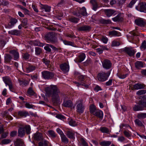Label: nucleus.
<instances>
[{
  "instance_id": "1",
  "label": "nucleus",
  "mask_w": 146,
  "mask_h": 146,
  "mask_svg": "<svg viewBox=\"0 0 146 146\" xmlns=\"http://www.w3.org/2000/svg\"><path fill=\"white\" fill-rule=\"evenodd\" d=\"M46 93L48 96L52 97V101L55 106L60 104L62 101L60 97L62 94L56 85H52L46 89Z\"/></svg>"
},
{
  "instance_id": "2",
  "label": "nucleus",
  "mask_w": 146,
  "mask_h": 146,
  "mask_svg": "<svg viewBox=\"0 0 146 146\" xmlns=\"http://www.w3.org/2000/svg\"><path fill=\"white\" fill-rule=\"evenodd\" d=\"M25 129H26L27 134L28 135L30 133L31 128L29 125H26L25 126H20L19 127L18 131V136L22 137L25 136L26 133Z\"/></svg>"
},
{
  "instance_id": "3",
  "label": "nucleus",
  "mask_w": 146,
  "mask_h": 146,
  "mask_svg": "<svg viewBox=\"0 0 146 146\" xmlns=\"http://www.w3.org/2000/svg\"><path fill=\"white\" fill-rule=\"evenodd\" d=\"M138 104L135 105L133 107V110L135 111H141L146 108V102L143 100H141L139 101Z\"/></svg>"
},
{
  "instance_id": "4",
  "label": "nucleus",
  "mask_w": 146,
  "mask_h": 146,
  "mask_svg": "<svg viewBox=\"0 0 146 146\" xmlns=\"http://www.w3.org/2000/svg\"><path fill=\"white\" fill-rule=\"evenodd\" d=\"M110 74V71H108L107 73L103 72L99 73L97 76L98 80L100 82H104L108 79Z\"/></svg>"
},
{
  "instance_id": "5",
  "label": "nucleus",
  "mask_w": 146,
  "mask_h": 146,
  "mask_svg": "<svg viewBox=\"0 0 146 146\" xmlns=\"http://www.w3.org/2000/svg\"><path fill=\"white\" fill-rule=\"evenodd\" d=\"M76 104V109L77 112L79 113H83L85 108V106L83 103V100H80L77 101Z\"/></svg>"
},
{
  "instance_id": "6",
  "label": "nucleus",
  "mask_w": 146,
  "mask_h": 146,
  "mask_svg": "<svg viewBox=\"0 0 146 146\" xmlns=\"http://www.w3.org/2000/svg\"><path fill=\"white\" fill-rule=\"evenodd\" d=\"M46 38L53 44L57 43V40L52 33H48L45 36Z\"/></svg>"
},
{
  "instance_id": "7",
  "label": "nucleus",
  "mask_w": 146,
  "mask_h": 146,
  "mask_svg": "<svg viewBox=\"0 0 146 146\" xmlns=\"http://www.w3.org/2000/svg\"><path fill=\"white\" fill-rule=\"evenodd\" d=\"M64 100L62 104L63 106L67 108H70L73 105V103L72 101L70 100H68V98L67 95H64Z\"/></svg>"
},
{
  "instance_id": "8",
  "label": "nucleus",
  "mask_w": 146,
  "mask_h": 146,
  "mask_svg": "<svg viewBox=\"0 0 146 146\" xmlns=\"http://www.w3.org/2000/svg\"><path fill=\"white\" fill-rule=\"evenodd\" d=\"M3 80L5 83L6 86L8 85L10 91H12L13 90L12 83L10 79L7 76L3 77Z\"/></svg>"
},
{
  "instance_id": "9",
  "label": "nucleus",
  "mask_w": 146,
  "mask_h": 146,
  "mask_svg": "<svg viewBox=\"0 0 146 146\" xmlns=\"http://www.w3.org/2000/svg\"><path fill=\"white\" fill-rule=\"evenodd\" d=\"M42 77L45 79H50L53 78L54 74L48 71H44L42 72Z\"/></svg>"
},
{
  "instance_id": "10",
  "label": "nucleus",
  "mask_w": 146,
  "mask_h": 146,
  "mask_svg": "<svg viewBox=\"0 0 146 146\" xmlns=\"http://www.w3.org/2000/svg\"><path fill=\"white\" fill-rule=\"evenodd\" d=\"M135 23L137 25L140 27H143L145 24L144 20L141 18H138L135 20Z\"/></svg>"
},
{
  "instance_id": "11",
  "label": "nucleus",
  "mask_w": 146,
  "mask_h": 146,
  "mask_svg": "<svg viewBox=\"0 0 146 146\" xmlns=\"http://www.w3.org/2000/svg\"><path fill=\"white\" fill-rule=\"evenodd\" d=\"M102 64L103 68L107 69H110L112 65L110 61L107 59L104 60L102 63Z\"/></svg>"
},
{
  "instance_id": "12",
  "label": "nucleus",
  "mask_w": 146,
  "mask_h": 146,
  "mask_svg": "<svg viewBox=\"0 0 146 146\" xmlns=\"http://www.w3.org/2000/svg\"><path fill=\"white\" fill-rule=\"evenodd\" d=\"M17 20L14 18H11L8 25L6 26L7 28L11 29L13 27L17 22Z\"/></svg>"
},
{
  "instance_id": "13",
  "label": "nucleus",
  "mask_w": 146,
  "mask_h": 146,
  "mask_svg": "<svg viewBox=\"0 0 146 146\" xmlns=\"http://www.w3.org/2000/svg\"><path fill=\"white\" fill-rule=\"evenodd\" d=\"M136 9L141 12L146 13V3H143L141 4L139 7L137 6Z\"/></svg>"
},
{
  "instance_id": "14",
  "label": "nucleus",
  "mask_w": 146,
  "mask_h": 146,
  "mask_svg": "<svg viewBox=\"0 0 146 146\" xmlns=\"http://www.w3.org/2000/svg\"><path fill=\"white\" fill-rule=\"evenodd\" d=\"M123 50L130 56H133L136 52V51L132 48L129 47H125Z\"/></svg>"
},
{
  "instance_id": "15",
  "label": "nucleus",
  "mask_w": 146,
  "mask_h": 146,
  "mask_svg": "<svg viewBox=\"0 0 146 146\" xmlns=\"http://www.w3.org/2000/svg\"><path fill=\"white\" fill-rule=\"evenodd\" d=\"M33 137L35 140L38 141L41 140L43 139L42 133L38 132L34 134Z\"/></svg>"
},
{
  "instance_id": "16",
  "label": "nucleus",
  "mask_w": 146,
  "mask_h": 146,
  "mask_svg": "<svg viewBox=\"0 0 146 146\" xmlns=\"http://www.w3.org/2000/svg\"><path fill=\"white\" fill-rule=\"evenodd\" d=\"M91 29V27L89 26L83 25L82 26L77 27V30L79 31H89Z\"/></svg>"
},
{
  "instance_id": "17",
  "label": "nucleus",
  "mask_w": 146,
  "mask_h": 146,
  "mask_svg": "<svg viewBox=\"0 0 146 146\" xmlns=\"http://www.w3.org/2000/svg\"><path fill=\"white\" fill-rule=\"evenodd\" d=\"M144 87L145 86L143 84L137 83L133 85V87H131V89L132 90H138L144 89Z\"/></svg>"
},
{
  "instance_id": "18",
  "label": "nucleus",
  "mask_w": 146,
  "mask_h": 146,
  "mask_svg": "<svg viewBox=\"0 0 146 146\" xmlns=\"http://www.w3.org/2000/svg\"><path fill=\"white\" fill-rule=\"evenodd\" d=\"M60 68L63 72L66 73L68 71L69 67V65L66 63H64L60 65Z\"/></svg>"
},
{
  "instance_id": "19",
  "label": "nucleus",
  "mask_w": 146,
  "mask_h": 146,
  "mask_svg": "<svg viewBox=\"0 0 146 146\" xmlns=\"http://www.w3.org/2000/svg\"><path fill=\"white\" fill-rule=\"evenodd\" d=\"M104 12L107 16L109 17L115 13V11L113 9H108L104 10Z\"/></svg>"
},
{
  "instance_id": "20",
  "label": "nucleus",
  "mask_w": 146,
  "mask_h": 146,
  "mask_svg": "<svg viewBox=\"0 0 146 146\" xmlns=\"http://www.w3.org/2000/svg\"><path fill=\"white\" fill-rule=\"evenodd\" d=\"M86 57L85 54L82 53L80 54L78 57L76 59V62H81L83 61Z\"/></svg>"
},
{
  "instance_id": "21",
  "label": "nucleus",
  "mask_w": 146,
  "mask_h": 146,
  "mask_svg": "<svg viewBox=\"0 0 146 146\" xmlns=\"http://www.w3.org/2000/svg\"><path fill=\"white\" fill-rule=\"evenodd\" d=\"M15 146H23L24 143L21 139H18L14 142Z\"/></svg>"
},
{
  "instance_id": "22",
  "label": "nucleus",
  "mask_w": 146,
  "mask_h": 146,
  "mask_svg": "<svg viewBox=\"0 0 146 146\" xmlns=\"http://www.w3.org/2000/svg\"><path fill=\"white\" fill-rule=\"evenodd\" d=\"M80 20L78 18L73 16L69 17L68 19V20L74 23H77Z\"/></svg>"
},
{
  "instance_id": "23",
  "label": "nucleus",
  "mask_w": 146,
  "mask_h": 146,
  "mask_svg": "<svg viewBox=\"0 0 146 146\" xmlns=\"http://www.w3.org/2000/svg\"><path fill=\"white\" fill-rule=\"evenodd\" d=\"M66 134L67 136L71 139H74L75 138V134L72 131H66Z\"/></svg>"
},
{
  "instance_id": "24",
  "label": "nucleus",
  "mask_w": 146,
  "mask_h": 146,
  "mask_svg": "<svg viewBox=\"0 0 146 146\" xmlns=\"http://www.w3.org/2000/svg\"><path fill=\"white\" fill-rule=\"evenodd\" d=\"M135 67L137 69H140L144 66V62L140 61H137L135 63Z\"/></svg>"
},
{
  "instance_id": "25",
  "label": "nucleus",
  "mask_w": 146,
  "mask_h": 146,
  "mask_svg": "<svg viewBox=\"0 0 146 146\" xmlns=\"http://www.w3.org/2000/svg\"><path fill=\"white\" fill-rule=\"evenodd\" d=\"M37 68L36 66L30 65L26 68V71L27 72H29L35 70Z\"/></svg>"
},
{
  "instance_id": "26",
  "label": "nucleus",
  "mask_w": 146,
  "mask_h": 146,
  "mask_svg": "<svg viewBox=\"0 0 146 146\" xmlns=\"http://www.w3.org/2000/svg\"><path fill=\"white\" fill-rule=\"evenodd\" d=\"M90 2L92 5V9L96 11L98 7L97 3L95 0H91Z\"/></svg>"
},
{
  "instance_id": "27",
  "label": "nucleus",
  "mask_w": 146,
  "mask_h": 146,
  "mask_svg": "<svg viewBox=\"0 0 146 146\" xmlns=\"http://www.w3.org/2000/svg\"><path fill=\"white\" fill-rule=\"evenodd\" d=\"M9 53L13 54L14 56V59L16 60L19 58V55L18 52L14 50H12L9 51Z\"/></svg>"
},
{
  "instance_id": "28",
  "label": "nucleus",
  "mask_w": 146,
  "mask_h": 146,
  "mask_svg": "<svg viewBox=\"0 0 146 146\" xmlns=\"http://www.w3.org/2000/svg\"><path fill=\"white\" fill-rule=\"evenodd\" d=\"M108 34L109 35L111 36H119L120 34L119 32H118L115 30L109 32Z\"/></svg>"
},
{
  "instance_id": "29",
  "label": "nucleus",
  "mask_w": 146,
  "mask_h": 146,
  "mask_svg": "<svg viewBox=\"0 0 146 146\" xmlns=\"http://www.w3.org/2000/svg\"><path fill=\"white\" fill-rule=\"evenodd\" d=\"M20 31L17 30H13L8 31V33L9 34L18 36L20 34Z\"/></svg>"
},
{
  "instance_id": "30",
  "label": "nucleus",
  "mask_w": 146,
  "mask_h": 146,
  "mask_svg": "<svg viewBox=\"0 0 146 146\" xmlns=\"http://www.w3.org/2000/svg\"><path fill=\"white\" fill-rule=\"evenodd\" d=\"M32 44L35 46H38L41 47L43 46L45 44L44 43L40 42L39 41L35 40L32 41Z\"/></svg>"
},
{
  "instance_id": "31",
  "label": "nucleus",
  "mask_w": 146,
  "mask_h": 146,
  "mask_svg": "<svg viewBox=\"0 0 146 146\" xmlns=\"http://www.w3.org/2000/svg\"><path fill=\"white\" fill-rule=\"evenodd\" d=\"M18 115L21 117H26L29 115L28 113L24 111H20L18 112Z\"/></svg>"
},
{
  "instance_id": "32",
  "label": "nucleus",
  "mask_w": 146,
  "mask_h": 146,
  "mask_svg": "<svg viewBox=\"0 0 146 146\" xmlns=\"http://www.w3.org/2000/svg\"><path fill=\"white\" fill-rule=\"evenodd\" d=\"M94 114L100 119H102L103 117V113L102 111L97 110Z\"/></svg>"
},
{
  "instance_id": "33",
  "label": "nucleus",
  "mask_w": 146,
  "mask_h": 146,
  "mask_svg": "<svg viewBox=\"0 0 146 146\" xmlns=\"http://www.w3.org/2000/svg\"><path fill=\"white\" fill-rule=\"evenodd\" d=\"M40 7L42 9H44L46 12H49L51 10L50 7L46 5H43L41 4Z\"/></svg>"
},
{
  "instance_id": "34",
  "label": "nucleus",
  "mask_w": 146,
  "mask_h": 146,
  "mask_svg": "<svg viewBox=\"0 0 146 146\" xmlns=\"http://www.w3.org/2000/svg\"><path fill=\"white\" fill-rule=\"evenodd\" d=\"M80 8H77L72 13L73 15L78 17L81 16L80 13Z\"/></svg>"
},
{
  "instance_id": "35",
  "label": "nucleus",
  "mask_w": 146,
  "mask_h": 146,
  "mask_svg": "<svg viewBox=\"0 0 146 146\" xmlns=\"http://www.w3.org/2000/svg\"><path fill=\"white\" fill-rule=\"evenodd\" d=\"M111 142L108 141H103L100 143L101 146H109L111 145Z\"/></svg>"
},
{
  "instance_id": "36",
  "label": "nucleus",
  "mask_w": 146,
  "mask_h": 146,
  "mask_svg": "<svg viewBox=\"0 0 146 146\" xmlns=\"http://www.w3.org/2000/svg\"><path fill=\"white\" fill-rule=\"evenodd\" d=\"M100 130L103 133H105L107 134H108L110 132L108 129L105 127H101Z\"/></svg>"
},
{
  "instance_id": "37",
  "label": "nucleus",
  "mask_w": 146,
  "mask_h": 146,
  "mask_svg": "<svg viewBox=\"0 0 146 146\" xmlns=\"http://www.w3.org/2000/svg\"><path fill=\"white\" fill-rule=\"evenodd\" d=\"M112 19L114 22L119 21H122L123 18L120 15H118L115 17L112 18Z\"/></svg>"
},
{
  "instance_id": "38",
  "label": "nucleus",
  "mask_w": 146,
  "mask_h": 146,
  "mask_svg": "<svg viewBox=\"0 0 146 146\" xmlns=\"http://www.w3.org/2000/svg\"><path fill=\"white\" fill-rule=\"evenodd\" d=\"M60 137L62 142L65 143H68V139L64 134H62Z\"/></svg>"
},
{
  "instance_id": "39",
  "label": "nucleus",
  "mask_w": 146,
  "mask_h": 146,
  "mask_svg": "<svg viewBox=\"0 0 146 146\" xmlns=\"http://www.w3.org/2000/svg\"><path fill=\"white\" fill-rule=\"evenodd\" d=\"M90 113L93 114L97 111L95 106L92 104L90 106Z\"/></svg>"
},
{
  "instance_id": "40",
  "label": "nucleus",
  "mask_w": 146,
  "mask_h": 146,
  "mask_svg": "<svg viewBox=\"0 0 146 146\" xmlns=\"http://www.w3.org/2000/svg\"><path fill=\"white\" fill-rule=\"evenodd\" d=\"M75 74L76 76H77L80 81H82L84 80V77L83 75H81L79 74L78 72H75Z\"/></svg>"
},
{
  "instance_id": "41",
  "label": "nucleus",
  "mask_w": 146,
  "mask_h": 146,
  "mask_svg": "<svg viewBox=\"0 0 146 146\" xmlns=\"http://www.w3.org/2000/svg\"><path fill=\"white\" fill-rule=\"evenodd\" d=\"M80 15L83 16H86L87 15V12L86 9L84 7H82V8H80Z\"/></svg>"
},
{
  "instance_id": "42",
  "label": "nucleus",
  "mask_w": 146,
  "mask_h": 146,
  "mask_svg": "<svg viewBox=\"0 0 146 146\" xmlns=\"http://www.w3.org/2000/svg\"><path fill=\"white\" fill-rule=\"evenodd\" d=\"M42 50L38 47H35V54L36 55H40L42 52Z\"/></svg>"
},
{
  "instance_id": "43",
  "label": "nucleus",
  "mask_w": 146,
  "mask_h": 146,
  "mask_svg": "<svg viewBox=\"0 0 146 146\" xmlns=\"http://www.w3.org/2000/svg\"><path fill=\"white\" fill-rule=\"evenodd\" d=\"M64 43L65 45H70L75 47H77L74 42H72L64 40Z\"/></svg>"
},
{
  "instance_id": "44",
  "label": "nucleus",
  "mask_w": 146,
  "mask_h": 146,
  "mask_svg": "<svg viewBox=\"0 0 146 146\" xmlns=\"http://www.w3.org/2000/svg\"><path fill=\"white\" fill-rule=\"evenodd\" d=\"M12 58V57L10 54H6L5 57V61L6 62H9Z\"/></svg>"
},
{
  "instance_id": "45",
  "label": "nucleus",
  "mask_w": 146,
  "mask_h": 146,
  "mask_svg": "<svg viewBox=\"0 0 146 146\" xmlns=\"http://www.w3.org/2000/svg\"><path fill=\"white\" fill-rule=\"evenodd\" d=\"M136 34L133 32H131L129 34L127 35V37L128 39H133V37L135 36H136Z\"/></svg>"
},
{
  "instance_id": "46",
  "label": "nucleus",
  "mask_w": 146,
  "mask_h": 146,
  "mask_svg": "<svg viewBox=\"0 0 146 146\" xmlns=\"http://www.w3.org/2000/svg\"><path fill=\"white\" fill-rule=\"evenodd\" d=\"M146 93V90H139L136 92L138 96L143 95Z\"/></svg>"
},
{
  "instance_id": "47",
  "label": "nucleus",
  "mask_w": 146,
  "mask_h": 146,
  "mask_svg": "<svg viewBox=\"0 0 146 146\" xmlns=\"http://www.w3.org/2000/svg\"><path fill=\"white\" fill-rule=\"evenodd\" d=\"M137 1V0H132L127 5V7L130 8L132 7L133 5Z\"/></svg>"
},
{
  "instance_id": "48",
  "label": "nucleus",
  "mask_w": 146,
  "mask_h": 146,
  "mask_svg": "<svg viewBox=\"0 0 146 146\" xmlns=\"http://www.w3.org/2000/svg\"><path fill=\"white\" fill-rule=\"evenodd\" d=\"M139 119H144L146 117V113H141L139 114L137 116Z\"/></svg>"
},
{
  "instance_id": "49",
  "label": "nucleus",
  "mask_w": 146,
  "mask_h": 146,
  "mask_svg": "<svg viewBox=\"0 0 146 146\" xmlns=\"http://www.w3.org/2000/svg\"><path fill=\"white\" fill-rule=\"evenodd\" d=\"M27 93L29 95H33L34 94L35 92L32 89V88L30 87L28 89L27 91Z\"/></svg>"
},
{
  "instance_id": "50",
  "label": "nucleus",
  "mask_w": 146,
  "mask_h": 146,
  "mask_svg": "<svg viewBox=\"0 0 146 146\" xmlns=\"http://www.w3.org/2000/svg\"><path fill=\"white\" fill-rule=\"evenodd\" d=\"M120 45L119 42L115 40H113L111 43V45L112 46H118Z\"/></svg>"
},
{
  "instance_id": "51",
  "label": "nucleus",
  "mask_w": 146,
  "mask_h": 146,
  "mask_svg": "<svg viewBox=\"0 0 146 146\" xmlns=\"http://www.w3.org/2000/svg\"><path fill=\"white\" fill-rule=\"evenodd\" d=\"M25 107L28 108H33L35 107L34 105L30 104L28 102H26L25 105Z\"/></svg>"
},
{
  "instance_id": "52",
  "label": "nucleus",
  "mask_w": 146,
  "mask_h": 146,
  "mask_svg": "<svg viewBox=\"0 0 146 146\" xmlns=\"http://www.w3.org/2000/svg\"><path fill=\"white\" fill-rule=\"evenodd\" d=\"M135 122V123L139 126H144L141 121L138 119H136Z\"/></svg>"
},
{
  "instance_id": "53",
  "label": "nucleus",
  "mask_w": 146,
  "mask_h": 146,
  "mask_svg": "<svg viewBox=\"0 0 146 146\" xmlns=\"http://www.w3.org/2000/svg\"><path fill=\"white\" fill-rule=\"evenodd\" d=\"M48 133L53 138H55L56 136L55 133L53 131H48Z\"/></svg>"
},
{
  "instance_id": "54",
  "label": "nucleus",
  "mask_w": 146,
  "mask_h": 146,
  "mask_svg": "<svg viewBox=\"0 0 146 146\" xmlns=\"http://www.w3.org/2000/svg\"><path fill=\"white\" fill-rule=\"evenodd\" d=\"M23 58L25 60H27L29 59L30 56V54L27 53H23L22 55Z\"/></svg>"
},
{
  "instance_id": "55",
  "label": "nucleus",
  "mask_w": 146,
  "mask_h": 146,
  "mask_svg": "<svg viewBox=\"0 0 146 146\" xmlns=\"http://www.w3.org/2000/svg\"><path fill=\"white\" fill-rule=\"evenodd\" d=\"M69 124L70 125L73 126H76L77 125L76 122L72 119H71L69 122Z\"/></svg>"
},
{
  "instance_id": "56",
  "label": "nucleus",
  "mask_w": 146,
  "mask_h": 146,
  "mask_svg": "<svg viewBox=\"0 0 146 146\" xmlns=\"http://www.w3.org/2000/svg\"><path fill=\"white\" fill-rule=\"evenodd\" d=\"M11 141L10 139H6L3 140L2 141V143L3 144H6L9 143Z\"/></svg>"
},
{
  "instance_id": "57",
  "label": "nucleus",
  "mask_w": 146,
  "mask_h": 146,
  "mask_svg": "<svg viewBox=\"0 0 146 146\" xmlns=\"http://www.w3.org/2000/svg\"><path fill=\"white\" fill-rule=\"evenodd\" d=\"M27 18H24L22 21V25L23 27H24L26 26L27 24Z\"/></svg>"
},
{
  "instance_id": "58",
  "label": "nucleus",
  "mask_w": 146,
  "mask_h": 146,
  "mask_svg": "<svg viewBox=\"0 0 146 146\" xmlns=\"http://www.w3.org/2000/svg\"><path fill=\"white\" fill-rule=\"evenodd\" d=\"M123 133L125 136L127 137H129L131 136V133L126 130L124 131Z\"/></svg>"
},
{
  "instance_id": "59",
  "label": "nucleus",
  "mask_w": 146,
  "mask_h": 146,
  "mask_svg": "<svg viewBox=\"0 0 146 146\" xmlns=\"http://www.w3.org/2000/svg\"><path fill=\"white\" fill-rule=\"evenodd\" d=\"M101 40L104 43L106 44L108 41V39L106 36H103L102 37Z\"/></svg>"
},
{
  "instance_id": "60",
  "label": "nucleus",
  "mask_w": 146,
  "mask_h": 146,
  "mask_svg": "<svg viewBox=\"0 0 146 146\" xmlns=\"http://www.w3.org/2000/svg\"><path fill=\"white\" fill-rule=\"evenodd\" d=\"M140 48L141 49H143L144 50L146 49V41L144 40L143 41L140 46Z\"/></svg>"
},
{
  "instance_id": "61",
  "label": "nucleus",
  "mask_w": 146,
  "mask_h": 146,
  "mask_svg": "<svg viewBox=\"0 0 146 146\" xmlns=\"http://www.w3.org/2000/svg\"><path fill=\"white\" fill-rule=\"evenodd\" d=\"M42 61L46 65H48L50 62V61H49L48 60H47L46 59L44 58H43L42 59Z\"/></svg>"
},
{
  "instance_id": "62",
  "label": "nucleus",
  "mask_w": 146,
  "mask_h": 146,
  "mask_svg": "<svg viewBox=\"0 0 146 146\" xmlns=\"http://www.w3.org/2000/svg\"><path fill=\"white\" fill-rule=\"evenodd\" d=\"M81 141L82 144L84 146H88L87 143L83 138L81 139Z\"/></svg>"
},
{
  "instance_id": "63",
  "label": "nucleus",
  "mask_w": 146,
  "mask_h": 146,
  "mask_svg": "<svg viewBox=\"0 0 146 146\" xmlns=\"http://www.w3.org/2000/svg\"><path fill=\"white\" fill-rule=\"evenodd\" d=\"M112 82V79H110L109 81L105 83V85L107 86H110L111 85Z\"/></svg>"
},
{
  "instance_id": "64",
  "label": "nucleus",
  "mask_w": 146,
  "mask_h": 146,
  "mask_svg": "<svg viewBox=\"0 0 146 146\" xmlns=\"http://www.w3.org/2000/svg\"><path fill=\"white\" fill-rule=\"evenodd\" d=\"M56 117L61 120H62L65 118L64 116L61 114H58L56 115Z\"/></svg>"
}]
</instances>
